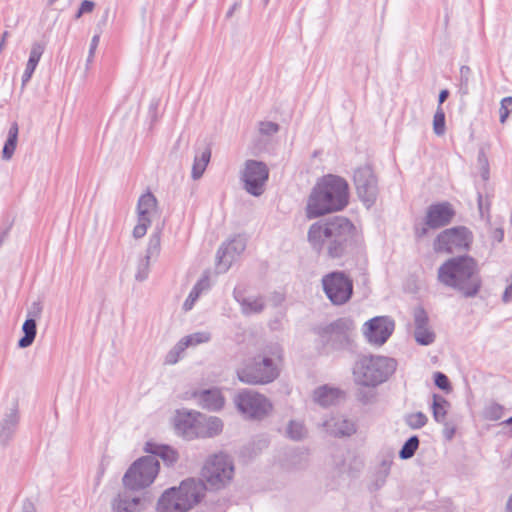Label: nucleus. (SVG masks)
I'll use <instances>...</instances> for the list:
<instances>
[{"label": "nucleus", "mask_w": 512, "mask_h": 512, "mask_svg": "<svg viewBox=\"0 0 512 512\" xmlns=\"http://www.w3.org/2000/svg\"><path fill=\"white\" fill-rule=\"evenodd\" d=\"M419 444H420V441H419L418 436L413 435V436L409 437L404 442L403 446L401 447V449L399 451V458L402 460H407V459L412 458L415 455V453L419 447Z\"/></svg>", "instance_id": "obj_35"}, {"label": "nucleus", "mask_w": 512, "mask_h": 512, "mask_svg": "<svg viewBox=\"0 0 512 512\" xmlns=\"http://www.w3.org/2000/svg\"><path fill=\"white\" fill-rule=\"evenodd\" d=\"M493 238L498 241V242H501L504 238V231L503 229L501 228H498L494 231L493 233Z\"/></svg>", "instance_id": "obj_60"}, {"label": "nucleus", "mask_w": 512, "mask_h": 512, "mask_svg": "<svg viewBox=\"0 0 512 512\" xmlns=\"http://www.w3.org/2000/svg\"><path fill=\"white\" fill-rule=\"evenodd\" d=\"M269 169L262 161L249 159L245 162L241 179L244 182L245 190L253 195L260 196L264 192V184L268 180Z\"/></svg>", "instance_id": "obj_14"}, {"label": "nucleus", "mask_w": 512, "mask_h": 512, "mask_svg": "<svg viewBox=\"0 0 512 512\" xmlns=\"http://www.w3.org/2000/svg\"><path fill=\"white\" fill-rule=\"evenodd\" d=\"M211 158V149L207 147L202 153L201 156H196L194 159V163L192 166L191 176L194 180H197L202 177L209 161Z\"/></svg>", "instance_id": "obj_34"}, {"label": "nucleus", "mask_w": 512, "mask_h": 512, "mask_svg": "<svg viewBox=\"0 0 512 512\" xmlns=\"http://www.w3.org/2000/svg\"><path fill=\"white\" fill-rule=\"evenodd\" d=\"M240 7V3L239 2H235L231 8L227 11L226 13V17L227 18H231L233 16V14L235 13V11Z\"/></svg>", "instance_id": "obj_62"}, {"label": "nucleus", "mask_w": 512, "mask_h": 512, "mask_svg": "<svg viewBox=\"0 0 512 512\" xmlns=\"http://www.w3.org/2000/svg\"><path fill=\"white\" fill-rule=\"evenodd\" d=\"M209 288V278L207 276L202 277L197 281L192 290L190 291L187 299L183 304L184 310L188 311L192 309L195 301L199 298L202 291Z\"/></svg>", "instance_id": "obj_33"}, {"label": "nucleus", "mask_w": 512, "mask_h": 512, "mask_svg": "<svg viewBox=\"0 0 512 512\" xmlns=\"http://www.w3.org/2000/svg\"><path fill=\"white\" fill-rule=\"evenodd\" d=\"M340 396L341 391L339 389L327 385L318 387L313 393L314 401L323 407L335 404Z\"/></svg>", "instance_id": "obj_28"}, {"label": "nucleus", "mask_w": 512, "mask_h": 512, "mask_svg": "<svg viewBox=\"0 0 512 512\" xmlns=\"http://www.w3.org/2000/svg\"><path fill=\"white\" fill-rule=\"evenodd\" d=\"M437 280L465 298L475 297L482 287L478 262L467 254L443 262L437 270Z\"/></svg>", "instance_id": "obj_3"}, {"label": "nucleus", "mask_w": 512, "mask_h": 512, "mask_svg": "<svg viewBox=\"0 0 512 512\" xmlns=\"http://www.w3.org/2000/svg\"><path fill=\"white\" fill-rule=\"evenodd\" d=\"M245 240L238 236L223 244L217 251L216 271L225 273L231 267L236 258L245 250Z\"/></svg>", "instance_id": "obj_18"}, {"label": "nucleus", "mask_w": 512, "mask_h": 512, "mask_svg": "<svg viewBox=\"0 0 512 512\" xmlns=\"http://www.w3.org/2000/svg\"><path fill=\"white\" fill-rule=\"evenodd\" d=\"M45 50V45L41 42H34L32 44L30 55L27 63L31 65H38L40 58Z\"/></svg>", "instance_id": "obj_44"}, {"label": "nucleus", "mask_w": 512, "mask_h": 512, "mask_svg": "<svg viewBox=\"0 0 512 512\" xmlns=\"http://www.w3.org/2000/svg\"><path fill=\"white\" fill-rule=\"evenodd\" d=\"M353 182L360 201L367 207H372L378 197V179L369 165L357 168L354 171Z\"/></svg>", "instance_id": "obj_13"}, {"label": "nucleus", "mask_w": 512, "mask_h": 512, "mask_svg": "<svg viewBox=\"0 0 512 512\" xmlns=\"http://www.w3.org/2000/svg\"><path fill=\"white\" fill-rule=\"evenodd\" d=\"M95 4L91 0H83L80 4V7L75 14V18L79 19L84 13H90L93 11Z\"/></svg>", "instance_id": "obj_50"}, {"label": "nucleus", "mask_w": 512, "mask_h": 512, "mask_svg": "<svg viewBox=\"0 0 512 512\" xmlns=\"http://www.w3.org/2000/svg\"><path fill=\"white\" fill-rule=\"evenodd\" d=\"M23 336L18 341V347L27 348L31 346L37 334V324L34 319H26L22 325Z\"/></svg>", "instance_id": "obj_32"}, {"label": "nucleus", "mask_w": 512, "mask_h": 512, "mask_svg": "<svg viewBox=\"0 0 512 512\" xmlns=\"http://www.w3.org/2000/svg\"><path fill=\"white\" fill-rule=\"evenodd\" d=\"M364 336L370 344L381 346L391 336L394 322L388 317L377 316L365 323Z\"/></svg>", "instance_id": "obj_15"}, {"label": "nucleus", "mask_w": 512, "mask_h": 512, "mask_svg": "<svg viewBox=\"0 0 512 512\" xmlns=\"http://www.w3.org/2000/svg\"><path fill=\"white\" fill-rule=\"evenodd\" d=\"M43 311V305L41 301H34L27 311V319L32 318L36 322L40 318Z\"/></svg>", "instance_id": "obj_49"}, {"label": "nucleus", "mask_w": 512, "mask_h": 512, "mask_svg": "<svg viewBox=\"0 0 512 512\" xmlns=\"http://www.w3.org/2000/svg\"><path fill=\"white\" fill-rule=\"evenodd\" d=\"M187 346L183 345V340L181 339L166 355L165 363L166 364H175L178 362L181 353L185 351Z\"/></svg>", "instance_id": "obj_43"}, {"label": "nucleus", "mask_w": 512, "mask_h": 512, "mask_svg": "<svg viewBox=\"0 0 512 512\" xmlns=\"http://www.w3.org/2000/svg\"><path fill=\"white\" fill-rule=\"evenodd\" d=\"M307 434L306 428L302 422L291 420L287 426V435L290 439L299 441Z\"/></svg>", "instance_id": "obj_38"}, {"label": "nucleus", "mask_w": 512, "mask_h": 512, "mask_svg": "<svg viewBox=\"0 0 512 512\" xmlns=\"http://www.w3.org/2000/svg\"><path fill=\"white\" fill-rule=\"evenodd\" d=\"M113 512H141L144 503L139 497H130L126 492L119 493L112 501Z\"/></svg>", "instance_id": "obj_25"}, {"label": "nucleus", "mask_w": 512, "mask_h": 512, "mask_svg": "<svg viewBox=\"0 0 512 512\" xmlns=\"http://www.w3.org/2000/svg\"><path fill=\"white\" fill-rule=\"evenodd\" d=\"M18 124L13 122L8 131V137L4 143L2 150V158L4 160H10L15 152L18 140Z\"/></svg>", "instance_id": "obj_31"}, {"label": "nucleus", "mask_w": 512, "mask_h": 512, "mask_svg": "<svg viewBox=\"0 0 512 512\" xmlns=\"http://www.w3.org/2000/svg\"><path fill=\"white\" fill-rule=\"evenodd\" d=\"M146 451L149 452L150 456L159 457L167 466H173L179 459L178 452L168 445H157L147 443Z\"/></svg>", "instance_id": "obj_26"}, {"label": "nucleus", "mask_w": 512, "mask_h": 512, "mask_svg": "<svg viewBox=\"0 0 512 512\" xmlns=\"http://www.w3.org/2000/svg\"><path fill=\"white\" fill-rule=\"evenodd\" d=\"M307 238L314 251L321 253L326 248L327 256L331 259L354 256L362 248V239L355 225L343 216L313 223Z\"/></svg>", "instance_id": "obj_1"}, {"label": "nucleus", "mask_w": 512, "mask_h": 512, "mask_svg": "<svg viewBox=\"0 0 512 512\" xmlns=\"http://www.w3.org/2000/svg\"><path fill=\"white\" fill-rule=\"evenodd\" d=\"M472 241V232L467 227L456 226L439 233L433 247L438 253L457 254L468 251Z\"/></svg>", "instance_id": "obj_11"}, {"label": "nucleus", "mask_w": 512, "mask_h": 512, "mask_svg": "<svg viewBox=\"0 0 512 512\" xmlns=\"http://www.w3.org/2000/svg\"><path fill=\"white\" fill-rule=\"evenodd\" d=\"M433 130L438 136L445 133V113L442 107L438 106L433 118Z\"/></svg>", "instance_id": "obj_42"}, {"label": "nucleus", "mask_w": 512, "mask_h": 512, "mask_svg": "<svg viewBox=\"0 0 512 512\" xmlns=\"http://www.w3.org/2000/svg\"><path fill=\"white\" fill-rule=\"evenodd\" d=\"M280 127L277 123L272 121L260 122L259 131L261 134L266 136H272L279 131Z\"/></svg>", "instance_id": "obj_47"}, {"label": "nucleus", "mask_w": 512, "mask_h": 512, "mask_svg": "<svg viewBox=\"0 0 512 512\" xmlns=\"http://www.w3.org/2000/svg\"><path fill=\"white\" fill-rule=\"evenodd\" d=\"M99 40H100V35L99 34H96L92 37L91 39V43H90V48H89V54H88V57H87V64L91 63L93 61V58H94V55H95V51L97 49V46L99 44Z\"/></svg>", "instance_id": "obj_52"}, {"label": "nucleus", "mask_w": 512, "mask_h": 512, "mask_svg": "<svg viewBox=\"0 0 512 512\" xmlns=\"http://www.w3.org/2000/svg\"><path fill=\"white\" fill-rule=\"evenodd\" d=\"M353 322L347 318H338L323 327H318L316 333L320 342L328 351L353 352Z\"/></svg>", "instance_id": "obj_7"}, {"label": "nucleus", "mask_w": 512, "mask_h": 512, "mask_svg": "<svg viewBox=\"0 0 512 512\" xmlns=\"http://www.w3.org/2000/svg\"><path fill=\"white\" fill-rule=\"evenodd\" d=\"M388 475L389 474L383 473L382 471L376 473L375 489H379L385 484Z\"/></svg>", "instance_id": "obj_54"}, {"label": "nucleus", "mask_w": 512, "mask_h": 512, "mask_svg": "<svg viewBox=\"0 0 512 512\" xmlns=\"http://www.w3.org/2000/svg\"><path fill=\"white\" fill-rule=\"evenodd\" d=\"M326 431L334 437H349L356 432L355 423L344 416H332L324 422Z\"/></svg>", "instance_id": "obj_22"}, {"label": "nucleus", "mask_w": 512, "mask_h": 512, "mask_svg": "<svg viewBox=\"0 0 512 512\" xmlns=\"http://www.w3.org/2000/svg\"><path fill=\"white\" fill-rule=\"evenodd\" d=\"M21 512H36L35 506L32 501L25 500L22 505Z\"/></svg>", "instance_id": "obj_57"}, {"label": "nucleus", "mask_w": 512, "mask_h": 512, "mask_svg": "<svg viewBox=\"0 0 512 512\" xmlns=\"http://www.w3.org/2000/svg\"><path fill=\"white\" fill-rule=\"evenodd\" d=\"M349 204V184L341 176L327 174L312 188L306 204V216L314 219L344 210Z\"/></svg>", "instance_id": "obj_2"}, {"label": "nucleus", "mask_w": 512, "mask_h": 512, "mask_svg": "<svg viewBox=\"0 0 512 512\" xmlns=\"http://www.w3.org/2000/svg\"><path fill=\"white\" fill-rule=\"evenodd\" d=\"M36 67H37L36 65H33V64L31 65L30 63L26 64L25 71L22 75V88L25 87V85L29 82Z\"/></svg>", "instance_id": "obj_53"}, {"label": "nucleus", "mask_w": 512, "mask_h": 512, "mask_svg": "<svg viewBox=\"0 0 512 512\" xmlns=\"http://www.w3.org/2000/svg\"><path fill=\"white\" fill-rule=\"evenodd\" d=\"M455 210L449 202L431 204L426 211L425 224L431 229H439L451 223Z\"/></svg>", "instance_id": "obj_20"}, {"label": "nucleus", "mask_w": 512, "mask_h": 512, "mask_svg": "<svg viewBox=\"0 0 512 512\" xmlns=\"http://www.w3.org/2000/svg\"><path fill=\"white\" fill-rule=\"evenodd\" d=\"M199 405L209 411H219L224 407L225 398L220 389L211 388L194 393Z\"/></svg>", "instance_id": "obj_23"}, {"label": "nucleus", "mask_w": 512, "mask_h": 512, "mask_svg": "<svg viewBox=\"0 0 512 512\" xmlns=\"http://www.w3.org/2000/svg\"><path fill=\"white\" fill-rule=\"evenodd\" d=\"M413 318L415 325V341L422 346H428L434 343L436 334L430 327L428 314L422 306L414 308Z\"/></svg>", "instance_id": "obj_21"}, {"label": "nucleus", "mask_w": 512, "mask_h": 512, "mask_svg": "<svg viewBox=\"0 0 512 512\" xmlns=\"http://www.w3.org/2000/svg\"><path fill=\"white\" fill-rule=\"evenodd\" d=\"M161 233L162 226H157L155 231L150 235L149 242L144 257L140 258L137 264L135 279L138 282L145 281L149 276L150 259L156 258L161 250Z\"/></svg>", "instance_id": "obj_19"}, {"label": "nucleus", "mask_w": 512, "mask_h": 512, "mask_svg": "<svg viewBox=\"0 0 512 512\" xmlns=\"http://www.w3.org/2000/svg\"><path fill=\"white\" fill-rule=\"evenodd\" d=\"M211 339V333L208 331H199L192 333L190 335H187L182 338L183 345L187 346H196L202 343H207Z\"/></svg>", "instance_id": "obj_37"}, {"label": "nucleus", "mask_w": 512, "mask_h": 512, "mask_svg": "<svg viewBox=\"0 0 512 512\" xmlns=\"http://www.w3.org/2000/svg\"><path fill=\"white\" fill-rule=\"evenodd\" d=\"M10 228H11V225H8L0 231V246L2 245L3 241L7 238L8 234L10 232Z\"/></svg>", "instance_id": "obj_59"}, {"label": "nucleus", "mask_w": 512, "mask_h": 512, "mask_svg": "<svg viewBox=\"0 0 512 512\" xmlns=\"http://www.w3.org/2000/svg\"><path fill=\"white\" fill-rule=\"evenodd\" d=\"M434 383L441 390H444V391L451 390L450 381H449L448 377L442 372H436L434 374Z\"/></svg>", "instance_id": "obj_48"}, {"label": "nucleus", "mask_w": 512, "mask_h": 512, "mask_svg": "<svg viewBox=\"0 0 512 512\" xmlns=\"http://www.w3.org/2000/svg\"><path fill=\"white\" fill-rule=\"evenodd\" d=\"M200 431L201 435L199 438H207L218 435L223 429V422L220 418L215 416L206 417L201 414Z\"/></svg>", "instance_id": "obj_29"}, {"label": "nucleus", "mask_w": 512, "mask_h": 512, "mask_svg": "<svg viewBox=\"0 0 512 512\" xmlns=\"http://www.w3.org/2000/svg\"><path fill=\"white\" fill-rule=\"evenodd\" d=\"M157 200L151 192L143 194L137 205L138 223L133 229V237L142 238L151 224V215L155 213Z\"/></svg>", "instance_id": "obj_17"}, {"label": "nucleus", "mask_w": 512, "mask_h": 512, "mask_svg": "<svg viewBox=\"0 0 512 512\" xmlns=\"http://www.w3.org/2000/svg\"><path fill=\"white\" fill-rule=\"evenodd\" d=\"M512 110V97L508 96L501 100L500 106V122L505 123L506 119L509 116L510 111Z\"/></svg>", "instance_id": "obj_46"}, {"label": "nucleus", "mask_w": 512, "mask_h": 512, "mask_svg": "<svg viewBox=\"0 0 512 512\" xmlns=\"http://www.w3.org/2000/svg\"><path fill=\"white\" fill-rule=\"evenodd\" d=\"M234 465L228 455L218 453L210 456L201 471V481L212 490L224 488L233 478Z\"/></svg>", "instance_id": "obj_8"}, {"label": "nucleus", "mask_w": 512, "mask_h": 512, "mask_svg": "<svg viewBox=\"0 0 512 512\" xmlns=\"http://www.w3.org/2000/svg\"><path fill=\"white\" fill-rule=\"evenodd\" d=\"M19 423L17 407L10 409L0 422V443L6 445L13 437Z\"/></svg>", "instance_id": "obj_24"}, {"label": "nucleus", "mask_w": 512, "mask_h": 512, "mask_svg": "<svg viewBox=\"0 0 512 512\" xmlns=\"http://www.w3.org/2000/svg\"><path fill=\"white\" fill-rule=\"evenodd\" d=\"M404 420L411 429H420L428 422V418L423 412L409 413L405 415Z\"/></svg>", "instance_id": "obj_39"}, {"label": "nucleus", "mask_w": 512, "mask_h": 512, "mask_svg": "<svg viewBox=\"0 0 512 512\" xmlns=\"http://www.w3.org/2000/svg\"><path fill=\"white\" fill-rule=\"evenodd\" d=\"M472 79V70L467 65L460 67L459 93L461 96H467L470 93V82Z\"/></svg>", "instance_id": "obj_36"}, {"label": "nucleus", "mask_w": 512, "mask_h": 512, "mask_svg": "<svg viewBox=\"0 0 512 512\" xmlns=\"http://www.w3.org/2000/svg\"><path fill=\"white\" fill-rule=\"evenodd\" d=\"M201 413L195 411H177L174 419L176 433L186 440L199 438L201 435Z\"/></svg>", "instance_id": "obj_16"}, {"label": "nucleus", "mask_w": 512, "mask_h": 512, "mask_svg": "<svg viewBox=\"0 0 512 512\" xmlns=\"http://www.w3.org/2000/svg\"><path fill=\"white\" fill-rule=\"evenodd\" d=\"M449 97V91L447 89H443L440 91L439 93V96H438V103L441 107V105L447 100V98Z\"/></svg>", "instance_id": "obj_58"}, {"label": "nucleus", "mask_w": 512, "mask_h": 512, "mask_svg": "<svg viewBox=\"0 0 512 512\" xmlns=\"http://www.w3.org/2000/svg\"><path fill=\"white\" fill-rule=\"evenodd\" d=\"M503 414V407L498 403H490L483 411V416L486 420L497 421L501 419Z\"/></svg>", "instance_id": "obj_40"}, {"label": "nucleus", "mask_w": 512, "mask_h": 512, "mask_svg": "<svg viewBox=\"0 0 512 512\" xmlns=\"http://www.w3.org/2000/svg\"><path fill=\"white\" fill-rule=\"evenodd\" d=\"M238 411L247 419L261 421L273 410L272 402L263 394L242 389L233 398Z\"/></svg>", "instance_id": "obj_10"}, {"label": "nucleus", "mask_w": 512, "mask_h": 512, "mask_svg": "<svg viewBox=\"0 0 512 512\" xmlns=\"http://www.w3.org/2000/svg\"><path fill=\"white\" fill-rule=\"evenodd\" d=\"M395 359L381 355H360L352 366L353 381L357 386L376 388L396 371Z\"/></svg>", "instance_id": "obj_4"}, {"label": "nucleus", "mask_w": 512, "mask_h": 512, "mask_svg": "<svg viewBox=\"0 0 512 512\" xmlns=\"http://www.w3.org/2000/svg\"><path fill=\"white\" fill-rule=\"evenodd\" d=\"M477 162L481 171V176L483 180H488L489 178V161L486 153L483 149H480L477 156Z\"/></svg>", "instance_id": "obj_45"}, {"label": "nucleus", "mask_w": 512, "mask_h": 512, "mask_svg": "<svg viewBox=\"0 0 512 512\" xmlns=\"http://www.w3.org/2000/svg\"><path fill=\"white\" fill-rule=\"evenodd\" d=\"M281 356V348L275 345L270 355L264 352L248 359L237 369L239 381L247 385H265L273 382L280 373L275 358L281 359Z\"/></svg>", "instance_id": "obj_6"}, {"label": "nucleus", "mask_w": 512, "mask_h": 512, "mask_svg": "<svg viewBox=\"0 0 512 512\" xmlns=\"http://www.w3.org/2000/svg\"><path fill=\"white\" fill-rule=\"evenodd\" d=\"M507 508L509 512H512V495L510 496L508 502H507Z\"/></svg>", "instance_id": "obj_64"}, {"label": "nucleus", "mask_w": 512, "mask_h": 512, "mask_svg": "<svg viewBox=\"0 0 512 512\" xmlns=\"http://www.w3.org/2000/svg\"><path fill=\"white\" fill-rule=\"evenodd\" d=\"M454 434H455V428L454 427L448 428L446 426V428L444 429V435H445L446 439L451 440L453 438Z\"/></svg>", "instance_id": "obj_61"}, {"label": "nucleus", "mask_w": 512, "mask_h": 512, "mask_svg": "<svg viewBox=\"0 0 512 512\" xmlns=\"http://www.w3.org/2000/svg\"><path fill=\"white\" fill-rule=\"evenodd\" d=\"M450 403L438 394H433L432 412L436 422L447 425L445 422Z\"/></svg>", "instance_id": "obj_30"}, {"label": "nucleus", "mask_w": 512, "mask_h": 512, "mask_svg": "<svg viewBox=\"0 0 512 512\" xmlns=\"http://www.w3.org/2000/svg\"><path fill=\"white\" fill-rule=\"evenodd\" d=\"M234 298L240 304L242 313L245 315L260 313L265 307L262 297H244L236 289L234 290Z\"/></svg>", "instance_id": "obj_27"}, {"label": "nucleus", "mask_w": 512, "mask_h": 512, "mask_svg": "<svg viewBox=\"0 0 512 512\" xmlns=\"http://www.w3.org/2000/svg\"><path fill=\"white\" fill-rule=\"evenodd\" d=\"M206 487L201 480L188 478L179 487L167 489L159 498L157 512H187L204 497Z\"/></svg>", "instance_id": "obj_5"}, {"label": "nucleus", "mask_w": 512, "mask_h": 512, "mask_svg": "<svg viewBox=\"0 0 512 512\" xmlns=\"http://www.w3.org/2000/svg\"><path fill=\"white\" fill-rule=\"evenodd\" d=\"M323 291L333 305L346 304L353 295V280L344 271H333L322 277Z\"/></svg>", "instance_id": "obj_12"}, {"label": "nucleus", "mask_w": 512, "mask_h": 512, "mask_svg": "<svg viewBox=\"0 0 512 512\" xmlns=\"http://www.w3.org/2000/svg\"><path fill=\"white\" fill-rule=\"evenodd\" d=\"M8 36H9V32L8 31H4L2 36H1V40H0V53L2 52V50L5 47L6 39L8 38Z\"/></svg>", "instance_id": "obj_63"}, {"label": "nucleus", "mask_w": 512, "mask_h": 512, "mask_svg": "<svg viewBox=\"0 0 512 512\" xmlns=\"http://www.w3.org/2000/svg\"><path fill=\"white\" fill-rule=\"evenodd\" d=\"M392 465V460L390 459H383L380 463V469L379 471H382L383 473L389 474L390 468Z\"/></svg>", "instance_id": "obj_56"}, {"label": "nucleus", "mask_w": 512, "mask_h": 512, "mask_svg": "<svg viewBox=\"0 0 512 512\" xmlns=\"http://www.w3.org/2000/svg\"><path fill=\"white\" fill-rule=\"evenodd\" d=\"M160 105V99L153 98L149 104V116L151 118V122H156L158 119L157 110Z\"/></svg>", "instance_id": "obj_51"}, {"label": "nucleus", "mask_w": 512, "mask_h": 512, "mask_svg": "<svg viewBox=\"0 0 512 512\" xmlns=\"http://www.w3.org/2000/svg\"><path fill=\"white\" fill-rule=\"evenodd\" d=\"M374 389L375 388L360 387L355 394L357 401L363 405L373 403L377 396Z\"/></svg>", "instance_id": "obj_41"}, {"label": "nucleus", "mask_w": 512, "mask_h": 512, "mask_svg": "<svg viewBox=\"0 0 512 512\" xmlns=\"http://www.w3.org/2000/svg\"><path fill=\"white\" fill-rule=\"evenodd\" d=\"M431 229L430 227H428L425 223L422 227H415V236L416 238L418 239H421L423 237H425L428 233V230Z\"/></svg>", "instance_id": "obj_55"}, {"label": "nucleus", "mask_w": 512, "mask_h": 512, "mask_svg": "<svg viewBox=\"0 0 512 512\" xmlns=\"http://www.w3.org/2000/svg\"><path fill=\"white\" fill-rule=\"evenodd\" d=\"M160 464L155 456H144L137 459L123 476L124 486L132 491H138L150 486L158 472Z\"/></svg>", "instance_id": "obj_9"}]
</instances>
